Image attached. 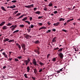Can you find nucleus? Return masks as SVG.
<instances>
[{"mask_svg":"<svg viewBox=\"0 0 80 80\" xmlns=\"http://www.w3.org/2000/svg\"><path fill=\"white\" fill-rule=\"evenodd\" d=\"M19 32V30H16L14 31L12 33L13 34L15 33H17V32Z\"/></svg>","mask_w":80,"mask_h":80,"instance_id":"27","label":"nucleus"},{"mask_svg":"<svg viewBox=\"0 0 80 80\" xmlns=\"http://www.w3.org/2000/svg\"><path fill=\"white\" fill-rule=\"evenodd\" d=\"M47 23L48 25H51V23H50L49 22H48Z\"/></svg>","mask_w":80,"mask_h":80,"instance_id":"55","label":"nucleus"},{"mask_svg":"<svg viewBox=\"0 0 80 80\" xmlns=\"http://www.w3.org/2000/svg\"><path fill=\"white\" fill-rule=\"evenodd\" d=\"M42 29H47V28L46 27H45V26H43L41 28H40L39 30H42Z\"/></svg>","mask_w":80,"mask_h":80,"instance_id":"10","label":"nucleus"},{"mask_svg":"<svg viewBox=\"0 0 80 80\" xmlns=\"http://www.w3.org/2000/svg\"><path fill=\"white\" fill-rule=\"evenodd\" d=\"M23 48V49L24 50L23 51V52H24L25 51V48Z\"/></svg>","mask_w":80,"mask_h":80,"instance_id":"62","label":"nucleus"},{"mask_svg":"<svg viewBox=\"0 0 80 80\" xmlns=\"http://www.w3.org/2000/svg\"><path fill=\"white\" fill-rule=\"evenodd\" d=\"M50 32H51V30H48L46 32L47 33H50Z\"/></svg>","mask_w":80,"mask_h":80,"instance_id":"31","label":"nucleus"},{"mask_svg":"<svg viewBox=\"0 0 80 80\" xmlns=\"http://www.w3.org/2000/svg\"><path fill=\"white\" fill-rule=\"evenodd\" d=\"M9 40V39L8 38H5V40H4V42H7Z\"/></svg>","mask_w":80,"mask_h":80,"instance_id":"32","label":"nucleus"},{"mask_svg":"<svg viewBox=\"0 0 80 80\" xmlns=\"http://www.w3.org/2000/svg\"><path fill=\"white\" fill-rule=\"evenodd\" d=\"M19 27L21 28H23V27H24V25L23 24L20 25H19Z\"/></svg>","mask_w":80,"mask_h":80,"instance_id":"33","label":"nucleus"},{"mask_svg":"<svg viewBox=\"0 0 80 80\" xmlns=\"http://www.w3.org/2000/svg\"><path fill=\"white\" fill-rule=\"evenodd\" d=\"M16 7V6H15V5H13L12 6H10V8L13 9V8H15Z\"/></svg>","mask_w":80,"mask_h":80,"instance_id":"22","label":"nucleus"},{"mask_svg":"<svg viewBox=\"0 0 80 80\" xmlns=\"http://www.w3.org/2000/svg\"><path fill=\"white\" fill-rule=\"evenodd\" d=\"M16 45L18 47V48H19V50H20V49H21V46H20V44L18 43H17Z\"/></svg>","mask_w":80,"mask_h":80,"instance_id":"15","label":"nucleus"},{"mask_svg":"<svg viewBox=\"0 0 80 80\" xmlns=\"http://www.w3.org/2000/svg\"><path fill=\"white\" fill-rule=\"evenodd\" d=\"M8 28V27H7V26H3V27L2 28L3 30H6V29H7Z\"/></svg>","mask_w":80,"mask_h":80,"instance_id":"12","label":"nucleus"},{"mask_svg":"<svg viewBox=\"0 0 80 80\" xmlns=\"http://www.w3.org/2000/svg\"><path fill=\"white\" fill-rule=\"evenodd\" d=\"M20 15H21V13H19L17 14V15H16V16H19Z\"/></svg>","mask_w":80,"mask_h":80,"instance_id":"45","label":"nucleus"},{"mask_svg":"<svg viewBox=\"0 0 80 80\" xmlns=\"http://www.w3.org/2000/svg\"><path fill=\"white\" fill-rule=\"evenodd\" d=\"M30 27H31V28H33L34 27V25H33L32 24H31Z\"/></svg>","mask_w":80,"mask_h":80,"instance_id":"42","label":"nucleus"},{"mask_svg":"<svg viewBox=\"0 0 80 80\" xmlns=\"http://www.w3.org/2000/svg\"><path fill=\"white\" fill-rule=\"evenodd\" d=\"M40 42V41H39L38 40H37L35 42H34V43L35 44H38V43H39Z\"/></svg>","mask_w":80,"mask_h":80,"instance_id":"17","label":"nucleus"},{"mask_svg":"<svg viewBox=\"0 0 80 80\" xmlns=\"http://www.w3.org/2000/svg\"><path fill=\"white\" fill-rule=\"evenodd\" d=\"M66 25H67V22H66L65 23H64V25H65V26H66Z\"/></svg>","mask_w":80,"mask_h":80,"instance_id":"61","label":"nucleus"},{"mask_svg":"<svg viewBox=\"0 0 80 80\" xmlns=\"http://www.w3.org/2000/svg\"><path fill=\"white\" fill-rule=\"evenodd\" d=\"M32 79H33V80H35V78H34V77H32Z\"/></svg>","mask_w":80,"mask_h":80,"instance_id":"54","label":"nucleus"},{"mask_svg":"<svg viewBox=\"0 0 80 80\" xmlns=\"http://www.w3.org/2000/svg\"><path fill=\"white\" fill-rule=\"evenodd\" d=\"M42 17H43V16L39 17H38V18H39V19H41V18H42Z\"/></svg>","mask_w":80,"mask_h":80,"instance_id":"51","label":"nucleus"},{"mask_svg":"<svg viewBox=\"0 0 80 80\" xmlns=\"http://www.w3.org/2000/svg\"><path fill=\"white\" fill-rule=\"evenodd\" d=\"M38 49H35L34 50V52H35V53H37L38 55H39L40 52V48L38 47H37Z\"/></svg>","mask_w":80,"mask_h":80,"instance_id":"1","label":"nucleus"},{"mask_svg":"<svg viewBox=\"0 0 80 80\" xmlns=\"http://www.w3.org/2000/svg\"><path fill=\"white\" fill-rule=\"evenodd\" d=\"M42 70H42V68H41L40 70H39V72H42Z\"/></svg>","mask_w":80,"mask_h":80,"instance_id":"47","label":"nucleus"},{"mask_svg":"<svg viewBox=\"0 0 80 80\" xmlns=\"http://www.w3.org/2000/svg\"><path fill=\"white\" fill-rule=\"evenodd\" d=\"M27 72H29V70H30V67H29V66H28L27 68Z\"/></svg>","mask_w":80,"mask_h":80,"instance_id":"25","label":"nucleus"},{"mask_svg":"<svg viewBox=\"0 0 80 80\" xmlns=\"http://www.w3.org/2000/svg\"><path fill=\"white\" fill-rule=\"evenodd\" d=\"M35 14H38V15L39 14H40L41 13V12L39 11H37L35 13Z\"/></svg>","mask_w":80,"mask_h":80,"instance_id":"21","label":"nucleus"},{"mask_svg":"<svg viewBox=\"0 0 80 80\" xmlns=\"http://www.w3.org/2000/svg\"><path fill=\"white\" fill-rule=\"evenodd\" d=\"M6 67V66H4L3 67V69H5Z\"/></svg>","mask_w":80,"mask_h":80,"instance_id":"63","label":"nucleus"},{"mask_svg":"<svg viewBox=\"0 0 80 80\" xmlns=\"http://www.w3.org/2000/svg\"><path fill=\"white\" fill-rule=\"evenodd\" d=\"M2 55H3L4 56L5 58H8V56H7V55L5 54V52H2Z\"/></svg>","mask_w":80,"mask_h":80,"instance_id":"7","label":"nucleus"},{"mask_svg":"<svg viewBox=\"0 0 80 80\" xmlns=\"http://www.w3.org/2000/svg\"><path fill=\"white\" fill-rule=\"evenodd\" d=\"M13 27H14V25H12L10 27V28H13Z\"/></svg>","mask_w":80,"mask_h":80,"instance_id":"56","label":"nucleus"},{"mask_svg":"<svg viewBox=\"0 0 80 80\" xmlns=\"http://www.w3.org/2000/svg\"><path fill=\"white\" fill-rule=\"evenodd\" d=\"M52 31L53 32H55V31H56V29H52Z\"/></svg>","mask_w":80,"mask_h":80,"instance_id":"60","label":"nucleus"},{"mask_svg":"<svg viewBox=\"0 0 80 80\" xmlns=\"http://www.w3.org/2000/svg\"><path fill=\"white\" fill-rule=\"evenodd\" d=\"M14 27L15 28H17V25H14Z\"/></svg>","mask_w":80,"mask_h":80,"instance_id":"59","label":"nucleus"},{"mask_svg":"<svg viewBox=\"0 0 80 80\" xmlns=\"http://www.w3.org/2000/svg\"><path fill=\"white\" fill-rule=\"evenodd\" d=\"M18 58L19 59H21L22 58V56L18 57Z\"/></svg>","mask_w":80,"mask_h":80,"instance_id":"53","label":"nucleus"},{"mask_svg":"<svg viewBox=\"0 0 80 80\" xmlns=\"http://www.w3.org/2000/svg\"><path fill=\"white\" fill-rule=\"evenodd\" d=\"M74 49L75 50V51H76V52H77V51H78L79 50L78 48H74Z\"/></svg>","mask_w":80,"mask_h":80,"instance_id":"36","label":"nucleus"},{"mask_svg":"<svg viewBox=\"0 0 80 80\" xmlns=\"http://www.w3.org/2000/svg\"><path fill=\"white\" fill-rule=\"evenodd\" d=\"M56 38H57V37H55L52 38V40L51 43H53V42H56L57 41L56 40Z\"/></svg>","mask_w":80,"mask_h":80,"instance_id":"6","label":"nucleus"},{"mask_svg":"<svg viewBox=\"0 0 80 80\" xmlns=\"http://www.w3.org/2000/svg\"><path fill=\"white\" fill-rule=\"evenodd\" d=\"M27 61H28V62L29 63V62H30V59L29 58L28 59Z\"/></svg>","mask_w":80,"mask_h":80,"instance_id":"52","label":"nucleus"},{"mask_svg":"<svg viewBox=\"0 0 80 80\" xmlns=\"http://www.w3.org/2000/svg\"><path fill=\"white\" fill-rule=\"evenodd\" d=\"M18 11H16L14 12V13L13 14V15H15V14H16L17 13H18Z\"/></svg>","mask_w":80,"mask_h":80,"instance_id":"41","label":"nucleus"},{"mask_svg":"<svg viewBox=\"0 0 80 80\" xmlns=\"http://www.w3.org/2000/svg\"><path fill=\"white\" fill-rule=\"evenodd\" d=\"M1 8L2 10H3V11H4L5 12H6L7 11V10L5 9V8L3 7V6H2L1 7Z\"/></svg>","mask_w":80,"mask_h":80,"instance_id":"13","label":"nucleus"},{"mask_svg":"<svg viewBox=\"0 0 80 80\" xmlns=\"http://www.w3.org/2000/svg\"><path fill=\"white\" fill-rule=\"evenodd\" d=\"M63 48H61L60 49H58V54L60 53H62V50H63Z\"/></svg>","mask_w":80,"mask_h":80,"instance_id":"5","label":"nucleus"},{"mask_svg":"<svg viewBox=\"0 0 80 80\" xmlns=\"http://www.w3.org/2000/svg\"><path fill=\"white\" fill-rule=\"evenodd\" d=\"M62 31L64 32H68L67 31L65 30V29H63Z\"/></svg>","mask_w":80,"mask_h":80,"instance_id":"50","label":"nucleus"},{"mask_svg":"<svg viewBox=\"0 0 80 80\" xmlns=\"http://www.w3.org/2000/svg\"><path fill=\"white\" fill-rule=\"evenodd\" d=\"M32 63L34 65H38V64H37V62H36V60H35V59H33V62Z\"/></svg>","mask_w":80,"mask_h":80,"instance_id":"4","label":"nucleus"},{"mask_svg":"<svg viewBox=\"0 0 80 80\" xmlns=\"http://www.w3.org/2000/svg\"><path fill=\"white\" fill-rule=\"evenodd\" d=\"M25 16V14H23L21 16H20L19 17V18H22V17H23Z\"/></svg>","mask_w":80,"mask_h":80,"instance_id":"35","label":"nucleus"},{"mask_svg":"<svg viewBox=\"0 0 80 80\" xmlns=\"http://www.w3.org/2000/svg\"><path fill=\"white\" fill-rule=\"evenodd\" d=\"M65 20V18H61L60 19L59 21L60 22H61V21H64Z\"/></svg>","mask_w":80,"mask_h":80,"instance_id":"23","label":"nucleus"},{"mask_svg":"<svg viewBox=\"0 0 80 80\" xmlns=\"http://www.w3.org/2000/svg\"><path fill=\"white\" fill-rule=\"evenodd\" d=\"M33 70H34V73H35V74H36L37 73L38 71H37V69H36V68L33 69Z\"/></svg>","mask_w":80,"mask_h":80,"instance_id":"16","label":"nucleus"},{"mask_svg":"<svg viewBox=\"0 0 80 80\" xmlns=\"http://www.w3.org/2000/svg\"><path fill=\"white\" fill-rule=\"evenodd\" d=\"M58 54L59 55V56L61 59H62L63 58V54L61 52L59 53H58Z\"/></svg>","mask_w":80,"mask_h":80,"instance_id":"2","label":"nucleus"},{"mask_svg":"<svg viewBox=\"0 0 80 80\" xmlns=\"http://www.w3.org/2000/svg\"><path fill=\"white\" fill-rule=\"evenodd\" d=\"M53 6V4L52 3H50L49 4H48V7H52Z\"/></svg>","mask_w":80,"mask_h":80,"instance_id":"29","label":"nucleus"},{"mask_svg":"<svg viewBox=\"0 0 80 80\" xmlns=\"http://www.w3.org/2000/svg\"><path fill=\"white\" fill-rule=\"evenodd\" d=\"M5 22H2L1 24H0V27H1L2 26H3L4 24H5Z\"/></svg>","mask_w":80,"mask_h":80,"instance_id":"14","label":"nucleus"},{"mask_svg":"<svg viewBox=\"0 0 80 80\" xmlns=\"http://www.w3.org/2000/svg\"><path fill=\"white\" fill-rule=\"evenodd\" d=\"M63 68H62L59 71L58 70L57 72V73H60V72H62L63 71Z\"/></svg>","mask_w":80,"mask_h":80,"instance_id":"18","label":"nucleus"},{"mask_svg":"<svg viewBox=\"0 0 80 80\" xmlns=\"http://www.w3.org/2000/svg\"><path fill=\"white\" fill-rule=\"evenodd\" d=\"M53 62H55L56 61V58H53L52 60Z\"/></svg>","mask_w":80,"mask_h":80,"instance_id":"37","label":"nucleus"},{"mask_svg":"<svg viewBox=\"0 0 80 80\" xmlns=\"http://www.w3.org/2000/svg\"><path fill=\"white\" fill-rule=\"evenodd\" d=\"M12 25V23H9L8 24H7L6 25L7 26H11V25Z\"/></svg>","mask_w":80,"mask_h":80,"instance_id":"26","label":"nucleus"},{"mask_svg":"<svg viewBox=\"0 0 80 80\" xmlns=\"http://www.w3.org/2000/svg\"><path fill=\"white\" fill-rule=\"evenodd\" d=\"M21 45L22 48H25V47H26V46H25V44L22 43V44H21Z\"/></svg>","mask_w":80,"mask_h":80,"instance_id":"11","label":"nucleus"},{"mask_svg":"<svg viewBox=\"0 0 80 80\" xmlns=\"http://www.w3.org/2000/svg\"><path fill=\"white\" fill-rule=\"evenodd\" d=\"M53 13H54V14H56V13H58V12H57V11H55L53 12Z\"/></svg>","mask_w":80,"mask_h":80,"instance_id":"43","label":"nucleus"},{"mask_svg":"<svg viewBox=\"0 0 80 80\" xmlns=\"http://www.w3.org/2000/svg\"><path fill=\"white\" fill-rule=\"evenodd\" d=\"M38 24L39 25H40V26H42V25H43V24H42V23H38Z\"/></svg>","mask_w":80,"mask_h":80,"instance_id":"49","label":"nucleus"},{"mask_svg":"<svg viewBox=\"0 0 80 80\" xmlns=\"http://www.w3.org/2000/svg\"><path fill=\"white\" fill-rule=\"evenodd\" d=\"M39 65H41V66H42V65H44V64L40 62H39Z\"/></svg>","mask_w":80,"mask_h":80,"instance_id":"30","label":"nucleus"},{"mask_svg":"<svg viewBox=\"0 0 80 80\" xmlns=\"http://www.w3.org/2000/svg\"><path fill=\"white\" fill-rule=\"evenodd\" d=\"M14 40H10L8 41V42H14Z\"/></svg>","mask_w":80,"mask_h":80,"instance_id":"34","label":"nucleus"},{"mask_svg":"<svg viewBox=\"0 0 80 80\" xmlns=\"http://www.w3.org/2000/svg\"><path fill=\"white\" fill-rule=\"evenodd\" d=\"M37 8H34V11H36V10H37Z\"/></svg>","mask_w":80,"mask_h":80,"instance_id":"58","label":"nucleus"},{"mask_svg":"<svg viewBox=\"0 0 80 80\" xmlns=\"http://www.w3.org/2000/svg\"><path fill=\"white\" fill-rule=\"evenodd\" d=\"M24 63H25L26 65H28V64L29 62H28V61H27V60H25L24 61Z\"/></svg>","mask_w":80,"mask_h":80,"instance_id":"9","label":"nucleus"},{"mask_svg":"<svg viewBox=\"0 0 80 80\" xmlns=\"http://www.w3.org/2000/svg\"><path fill=\"white\" fill-rule=\"evenodd\" d=\"M12 53V52H9V55H10V54H11V53Z\"/></svg>","mask_w":80,"mask_h":80,"instance_id":"64","label":"nucleus"},{"mask_svg":"<svg viewBox=\"0 0 80 80\" xmlns=\"http://www.w3.org/2000/svg\"><path fill=\"white\" fill-rule=\"evenodd\" d=\"M11 2H12L13 3H17V1L16 0L12 1Z\"/></svg>","mask_w":80,"mask_h":80,"instance_id":"46","label":"nucleus"},{"mask_svg":"<svg viewBox=\"0 0 80 80\" xmlns=\"http://www.w3.org/2000/svg\"><path fill=\"white\" fill-rule=\"evenodd\" d=\"M14 61L15 62H18V58H14Z\"/></svg>","mask_w":80,"mask_h":80,"instance_id":"40","label":"nucleus"},{"mask_svg":"<svg viewBox=\"0 0 80 80\" xmlns=\"http://www.w3.org/2000/svg\"><path fill=\"white\" fill-rule=\"evenodd\" d=\"M27 19H28V18L27 17H25L22 19V21H25V20H27Z\"/></svg>","mask_w":80,"mask_h":80,"instance_id":"20","label":"nucleus"},{"mask_svg":"<svg viewBox=\"0 0 80 80\" xmlns=\"http://www.w3.org/2000/svg\"><path fill=\"white\" fill-rule=\"evenodd\" d=\"M54 50H59V48H58V47H57L56 48H54Z\"/></svg>","mask_w":80,"mask_h":80,"instance_id":"44","label":"nucleus"},{"mask_svg":"<svg viewBox=\"0 0 80 80\" xmlns=\"http://www.w3.org/2000/svg\"><path fill=\"white\" fill-rule=\"evenodd\" d=\"M44 10L45 11H47V10H48V8H47L46 7H45L44 8Z\"/></svg>","mask_w":80,"mask_h":80,"instance_id":"39","label":"nucleus"},{"mask_svg":"<svg viewBox=\"0 0 80 80\" xmlns=\"http://www.w3.org/2000/svg\"><path fill=\"white\" fill-rule=\"evenodd\" d=\"M25 35V38L27 39H28L29 38H32V36H30L29 35L27 34H26Z\"/></svg>","mask_w":80,"mask_h":80,"instance_id":"3","label":"nucleus"},{"mask_svg":"<svg viewBox=\"0 0 80 80\" xmlns=\"http://www.w3.org/2000/svg\"><path fill=\"white\" fill-rule=\"evenodd\" d=\"M74 20L73 18L69 19L67 21V23H69L70 22H71V21H72V20Z\"/></svg>","mask_w":80,"mask_h":80,"instance_id":"19","label":"nucleus"},{"mask_svg":"<svg viewBox=\"0 0 80 80\" xmlns=\"http://www.w3.org/2000/svg\"><path fill=\"white\" fill-rule=\"evenodd\" d=\"M60 25V23L59 22H57L56 23H54L53 24L54 26H58Z\"/></svg>","mask_w":80,"mask_h":80,"instance_id":"8","label":"nucleus"},{"mask_svg":"<svg viewBox=\"0 0 80 80\" xmlns=\"http://www.w3.org/2000/svg\"><path fill=\"white\" fill-rule=\"evenodd\" d=\"M24 76L25 78H28V77H27V74L26 73L24 74Z\"/></svg>","mask_w":80,"mask_h":80,"instance_id":"38","label":"nucleus"},{"mask_svg":"<svg viewBox=\"0 0 80 80\" xmlns=\"http://www.w3.org/2000/svg\"><path fill=\"white\" fill-rule=\"evenodd\" d=\"M27 30L28 32L29 33L30 32V31H31V28H27Z\"/></svg>","mask_w":80,"mask_h":80,"instance_id":"28","label":"nucleus"},{"mask_svg":"<svg viewBox=\"0 0 80 80\" xmlns=\"http://www.w3.org/2000/svg\"><path fill=\"white\" fill-rule=\"evenodd\" d=\"M31 7H33V4H32V5H30Z\"/></svg>","mask_w":80,"mask_h":80,"instance_id":"57","label":"nucleus"},{"mask_svg":"<svg viewBox=\"0 0 80 80\" xmlns=\"http://www.w3.org/2000/svg\"><path fill=\"white\" fill-rule=\"evenodd\" d=\"M25 22L26 23H28V25H30V21H25Z\"/></svg>","mask_w":80,"mask_h":80,"instance_id":"24","label":"nucleus"},{"mask_svg":"<svg viewBox=\"0 0 80 80\" xmlns=\"http://www.w3.org/2000/svg\"><path fill=\"white\" fill-rule=\"evenodd\" d=\"M29 19H30V21H32V20L33 19V18L32 17H30V18H29Z\"/></svg>","mask_w":80,"mask_h":80,"instance_id":"48","label":"nucleus"}]
</instances>
